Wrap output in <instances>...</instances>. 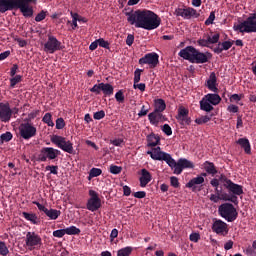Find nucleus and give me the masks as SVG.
<instances>
[{
    "label": "nucleus",
    "instance_id": "nucleus-1",
    "mask_svg": "<svg viewBox=\"0 0 256 256\" xmlns=\"http://www.w3.org/2000/svg\"><path fill=\"white\" fill-rule=\"evenodd\" d=\"M127 21L130 25H134L137 29H145L153 31L161 25V18L155 12L147 9L128 12Z\"/></svg>",
    "mask_w": 256,
    "mask_h": 256
},
{
    "label": "nucleus",
    "instance_id": "nucleus-2",
    "mask_svg": "<svg viewBox=\"0 0 256 256\" xmlns=\"http://www.w3.org/2000/svg\"><path fill=\"white\" fill-rule=\"evenodd\" d=\"M179 55L182 57V59L196 64L208 63L213 57L211 52H201L193 46H187L186 48L180 50Z\"/></svg>",
    "mask_w": 256,
    "mask_h": 256
},
{
    "label": "nucleus",
    "instance_id": "nucleus-3",
    "mask_svg": "<svg viewBox=\"0 0 256 256\" xmlns=\"http://www.w3.org/2000/svg\"><path fill=\"white\" fill-rule=\"evenodd\" d=\"M221 103V96L219 94H206L202 101H200L201 111L211 113L213 111V105H219Z\"/></svg>",
    "mask_w": 256,
    "mask_h": 256
},
{
    "label": "nucleus",
    "instance_id": "nucleus-4",
    "mask_svg": "<svg viewBox=\"0 0 256 256\" xmlns=\"http://www.w3.org/2000/svg\"><path fill=\"white\" fill-rule=\"evenodd\" d=\"M218 213L223 217V219L228 221V223H233V221L237 219L238 215L237 209L231 203L221 204L218 208Z\"/></svg>",
    "mask_w": 256,
    "mask_h": 256
},
{
    "label": "nucleus",
    "instance_id": "nucleus-5",
    "mask_svg": "<svg viewBox=\"0 0 256 256\" xmlns=\"http://www.w3.org/2000/svg\"><path fill=\"white\" fill-rule=\"evenodd\" d=\"M235 31L240 33H256V13H252L249 17L235 26Z\"/></svg>",
    "mask_w": 256,
    "mask_h": 256
},
{
    "label": "nucleus",
    "instance_id": "nucleus-6",
    "mask_svg": "<svg viewBox=\"0 0 256 256\" xmlns=\"http://www.w3.org/2000/svg\"><path fill=\"white\" fill-rule=\"evenodd\" d=\"M220 183L223 184V187L232 193V195H243V186L234 183L231 179L227 178L225 174L220 175Z\"/></svg>",
    "mask_w": 256,
    "mask_h": 256
},
{
    "label": "nucleus",
    "instance_id": "nucleus-7",
    "mask_svg": "<svg viewBox=\"0 0 256 256\" xmlns=\"http://www.w3.org/2000/svg\"><path fill=\"white\" fill-rule=\"evenodd\" d=\"M50 141L65 153H73V143L67 140V138L59 135H54L51 137Z\"/></svg>",
    "mask_w": 256,
    "mask_h": 256
},
{
    "label": "nucleus",
    "instance_id": "nucleus-8",
    "mask_svg": "<svg viewBox=\"0 0 256 256\" xmlns=\"http://www.w3.org/2000/svg\"><path fill=\"white\" fill-rule=\"evenodd\" d=\"M19 133L22 139H31L37 135V128L29 122H24L19 126Z\"/></svg>",
    "mask_w": 256,
    "mask_h": 256
},
{
    "label": "nucleus",
    "instance_id": "nucleus-9",
    "mask_svg": "<svg viewBox=\"0 0 256 256\" xmlns=\"http://www.w3.org/2000/svg\"><path fill=\"white\" fill-rule=\"evenodd\" d=\"M90 199L87 201L86 208L88 211H99L101 209V198L95 190H89Z\"/></svg>",
    "mask_w": 256,
    "mask_h": 256
},
{
    "label": "nucleus",
    "instance_id": "nucleus-10",
    "mask_svg": "<svg viewBox=\"0 0 256 256\" xmlns=\"http://www.w3.org/2000/svg\"><path fill=\"white\" fill-rule=\"evenodd\" d=\"M42 239L39 234L35 232H27L26 239H25V245L29 249V251H33L36 247H40L42 245Z\"/></svg>",
    "mask_w": 256,
    "mask_h": 256
},
{
    "label": "nucleus",
    "instance_id": "nucleus-11",
    "mask_svg": "<svg viewBox=\"0 0 256 256\" xmlns=\"http://www.w3.org/2000/svg\"><path fill=\"white\" fill-rule=\"evenodd\" d=\"M176 17H182V19H192L194 17L197 19L199 13L192 7L176 8L174 11Z\"/></svg>",
    "mask_w": 256,
    "mask_h": 256
},
{
    "label": "nucleus",
    "instance_id": "nucleus-12",
    "mask_svg": "<svg viewBox=\"0 0 256 256\" xmlns=\"http://www.w3.org/2000/svg\"><path fill=\"white\" fill-rule=\"evenodd\" d=\"M147 155H150L154 161H165V163H168L171 159V154L161 151V147L147 151Z\"/></svg>",
    "mask_w": 256,
    "mask_h": 256
},
{
    "label": "nucleus",
    "instance_id": "nucleus-13",
    "mask_svg": "<svg viewBox=\"0 0 256 256\" xmlns=\"http://www.w3.org/2000/svg\"><path fill=\"white\" fill-rule=\"evenodd\" d=\"M61 41L57 40L55 36H48L47 42L44 44V51L46 53H55V51H61Z\"/></svg>",
    "mask_w": 256,
    "mask_h": 256
},
{
    "label": "nucleus",
    "instance_id": "nucleus-14",
    "mask_svg": "<svg viewBox=\"0 0 256 256\" xmlns=\"http://www.w3.org/2000/svg\"><path fill=\"white\" fill-rule=\"evenodd\" d=\"M29 3H37V0H19L17 9L20 10L23 17H33V6Z\"/></svg>",
    "mask_w": 256,
    "mask_h": 256
},
{
    "label": "nucleus",
    "instance_id": "nucleus-15",
    "mask_svg": "<svg viewBox=\"0 0 256 256\" xmlns=\"http://www.w3.org/2000/svg\"><path fill=\"white\" fill-rule=\"evenodd\" d=\"M13 117V110L9 102H0V121L2 123H9Z\"/></svg>",
    "mask_w": 256,
    "mask_h": 256
},
{
    "label": "nucleus",
    "instance_id": "nucleus-16",
    "mask_svg": "<svg viewBox=\"0 0 256 256\" xmlns=\"http://www.w3.org/2000/svg\"><path fill=\"white\" fill-rule=\"evenodd\" d=\"M59 155V150L54 149L53 147L42 148L39 155V160L42 162L47 161V159L53 160L57 159Z\"/></svg>",
    "mask_w": 256,
    "mask_h": 256
},
{
    "label": "nucleus",
    "instance_id": "nucleus-17",
    "mask_svg": "<svg viewBox=\"0 0 256 256\" xmlns=\"http://www.w3.org/2000/svg\"><path fill=\"white\" fill-rule=\"evenodd\" d=\"M205 183V178H203L202 176H197L195 178H192L187 184L186 187L188 189H191L193 191V193H197L199 191H201L202 188V184Z\"/></svg>",
    "mask_w": 256,
    "mask_h": 256
},
{
    "label": "nucleus",
    "instance_id": "nucleus-18",
    "mask_svg": "<svg viewBox=\"0 0 256 256\" xmlns=\"http://www.w3.org/2000/svg\"><path fill=\"white\" fill-rule=\"evenodd\" d=\"M140 65H158L159 64V54L151 52L145 54L144 57L139 59Z\"/></svg>",
    "mask_w": 256,
    "mask_h": 256
},
{
    "label": "nucleus",
    "instance_id": "nucleus-19",
    "mask_svg": "<svg viewBox=\"0 0 256 256\" xmlns=\"http://www.w3.org/2000/svg\"><path fill=\"white\" fill-rule=\"evenodd\" d=\"M19 5V0H0V13L15 11Z\"/></svg>",
    "mask_w": 256,
    "mask_h": 256
},
{
    "label": "nucleus",
    "instance_id": "nucleus-20",
    "mask_svg": "<svg viewBox=\"0 0 256 256\" xmlns=\"http://www.w3.org/2000/svg\"><path fill=\"white\" fill-rule=\"evenodd\" d=\"M212 230L214 231V233H217V235H222L223 237H225V235L229 233L227 223L222 220H215L212 225Z\"/></svg>",
    "mask_w": 256,
    "mask_h": 256
},
{
    "label": "nucleus",
    "instance_id": "nucleus-21",
    "mask_svg": "<svg viewBox=\"0 0 256 256\" xmlns=\"http://www.w3.org/2000/svg\"><path fill=\"white\" fill-rule=\"evenodd\" d=\"M148 119L151 125H155V127H157L159 123H163V121H165V116H163L161 112H157L154 110L148 115Z\"/></svg>",
    "mask_w": 256,
    "mask_h": 256
},
{
    "label": "nucleus",
    "instance_id": "nucleus-22",
    "mask_svg": "<svg viewBox=\"0 0 256 256\" xmlns=\"http://www.w3.org/2000/svg\"><path fill=\"white\" fill-rule=\"evenodd\" d=\"M153 179V176H151V172L147 169L141 170V176L139 178L140 187H147L149 183H151V180Z\"/></svg>",
    "mask_w": 256,
    "mask_h": 256
},
{
    "label": "nucleus",
    "instance_id": "nucleus-23",
    "mask_svg": "<svg viewBox=\"0 0 256 256\" xmlns=\"http://www.w3.org/2000/svg\"><path fill=\"white\" fill-rule=\"evenodd\" d=\"M188 116H189V110L181 106L178 109V116H177L178 121H182V123H186V125H189V123H191V118H188Z\"/></svg>",
    "mask_w": 256,
    "mask_h": 256
},
{
    "label": "nucleus",
    "instance_id": "nucleus-24",
    "mask_svg": "<svg viewBox=\"0 0 256 256\" xmlns=\"http://www.w3.org/2000/svg\"><path fill=\"white\" fill-rule=\"evenodd\" d=\"M166 163L167 165H169V167H171V169H174V175H181V173H183V166L181 165V162H179V160L178 162H176L173 157H170V159Z\"/></svg>",
    "mask_w": 256,
    "mask_h": 256
},
{
    "label": "nucleus",
    "instance_id": "nucleus-25",
    "mask_svg": "<svg viewBox=\"0 0 256 256\" xmlns=\"http://www.w3.org/2000/svg\"><path fill=\"white\" fill-rule=\"evenodd\" d=\"M207 87L210 91H213V93H217L219 91L217 88V76L215 75V72L210 74L209 79L207 80Z\"/></svg>",
    "mask_w": 256,
    "mask_h": 256
},
{
    "label": "nucleus",
    "instance_id": "nucleus-26",
    "mask_svg": "<svg viewBox=\"0 0 256 256\" xmlns=\"http://www.w3.org/2000/svg\"><path fill=\"white\" fill-rule=\"evenodd\" d=\"M236 143L240 145L242 149H244L247 155H251V143L247 138H239Z\"/></svg>",
    "mask_w": 256,
    "mask_h": 256
},
{
    "label": "nucleus",
    "instance_id": "nucleus-27",
    "mask_svg": "<svg viewBox=\"0 0 256 256\" xmlns=\"http://www.w3.org/2000/svg\"><path fill=\"white\" fill-rule=\"evenodd\" d=\"M154 107H155L154 111L158 113H163V111L167 109V104H165V100L157 99L154 101Z\"/></svg>",
    "mask_w": 256,
    "mask_h": 256
},
{
    "label": "nucleus",
    "instance_id": "nucleus-28",
    "mask_svg": "<svg viewBox=\"0 0 256 256\" xmlns=\"http://www.w3.org/2000/svg\"><path fill=\"white\" fill-rule=\"evenodd\" d=\"M204 169L208 175H217V169L215 168V164H213V162L206 161L204 163Z\"/></svg>",
    "mask_w": 256,
    "mask_h": 256
},
{
    "label": "nucleus",
    "instance_id": "nucleus-29",
    "mask_svg": "<svg viewBox=\"0 0 256 256\" xmlns=\"http://www.w3.org/2000/svg\"><path fill=\"white\" fill-rule=\"evenodd\" d=\"M61 216V212L57 209H48L46 211V217L51 219L52 221H56Z\"/></svg>",
    "mask_w": 256,
    "mask_h": 256
},
{
    "label": "nucleus",
    "instance_id": "nucleus-30",
    "mask_svg": "<svg viewBox=\"0 0 256 256\" xmlns=\"http://www.w3.org/2000/svg\"><path fill=\"white\" fill-rule=\"evenodd\" d=\"M159 141V137L155 134H150L147 136L148 147H157V145H159Z\"/></svg>",
    "mask_w": 256,
    "mask_h": 256
},
{
    "label": "nucleus",
    "instance_id": "nucleus-31",
    "mask_svg": "<svg viewBox=\"0 0 256 256\" xmlns=\"http://www.w3.org/2000/svg\"><path fill=\"white\" fill-rule=\"evenodd\" d=\"M113 86L109 83H101V91L104 93V95L110 97V95H113Z\"/></svg>",
    "mask_w": 256,
    "mask_h": 256
},
{
    "label": "nucleus",
    "instance_id": "nucleus-32",
    "mask_svg": "<svg viewBox=\"0 0 256 256\" xmlns=\"http://www.w3.org/2000/svg\"><path fill=\"white\" fill-rule=\"evenodd\" d=\"M24 219H26V221H30V223H33V225H37V214H31V213H27V212H23L22 213Z\"/></svg>",
    "mask_w": 256,
    "mask_h": 256
},
{
    "label": "nucleus",
    "instance_id": "nucleus-33",
    "mask_svg": "<svg viewBox=\"0 0 256 256\" xmlns=\"http://www.w3.org/2000/svg\"><path fill=\"white\" fill-rule=\"evenodd\" d=\"M131 253H133V247L127 246L125 248L118 250L117 256H129L131 255Z\"/></svg>",
    "mask_w": 256,
    "mask_h": 256
},
{
    "label": "nucleus",
    "instance_id": "nucleus-34",
    "mask_svg": "<svg viewBox=\"0 0 256 256\" xmlns=\"http://www.w3.org/2000/svg\"><path fill=\"white\" fill-rule=\"evenodd\" d=\"M51 113H46L44 117L42 118L43 123H46L48 127H54L55 123L53 122Z\"/></svg>",
    "mask_w": 256,
    "mask_h": 256
},
{
    "label": "nucleus",
    "instance_id": "nucleus-35",
    "mask_svg": "<svg viewBox=\"0 0 256 256\" xmlns=\"http://www.w3.org/2000/svg\"><path fill=\"white\" fill-rule=\"evenodd\" d=\"M64 231L66 235H79V233H81V230L76 226H70L68 228H65Z\"/></svg>",
    "mask_w": 256,
    "mask_h": 256
},
{
    "label": "nucleus",
    "instance_id": "nucleus-36",
    "mask_svg": "<svg viewBox=\"0 0 256 256\" xmlns=\"http://www.w3.org/2000/svg\"><path fill=\"white\" fill-rule=\"evenodd\" d=\"M180 165H182V169H193L195 165H193V162L187 160V159H179Z\"/></svg>",
    "mask_w": 256,
    "mask_h": 256
},
{
    "label": "nucleus",
    "instance_id": "nucleus-37",
    "mask_svg": "<svg viewBox=\"0 0 256 256\" xmlns=\"http://www.w3.org/2000/svg\"><path fill=\"white\" fill-rule=\"evenodd\" d=\"M47 15H49V12L47 10H42L41 12H39L35 17L36 23H41V21H45Z\"/></svg>",
    "mask_w": 256,
    "mask_h": 256
},
{
    "label": "nucleus",
    "instance_id": "nucleus-38",
    "mask_svg": "<svg viewBox=\"0 0 256 256\" xmlns=\"http://www.w3.org/2000/svg\"><path fill=\"white\" fill-rule=\"evenodd\" d=\"M101 173H103V170H101L100 168H92L88 176L89 181H91V179H93L94 177H99Z\"/></svg>",
    "mask_w": 256,
    "mask_h": 256
},
{
    "label": "nucleus",
    "instance_id": "nucleus-39",
    "mask_svg": "<svg viewBox=\"0 0 256 256\" xmlns=\"http://www.w3.org/2000/svg\"><path fill=\"white\" fill-rule=\"evenodd\" d=\"M0 255L7 256L9 255V248H7V244L5 242L0 241Z\"/></svg>",
    "mask_w": 256,
    "mask_h": 256
},
{
    "label": "nucleus",
    "instance_id": "nucleus-40",
    "mask_svg": "<svg viewBox=\"0 0 256 256\" xmlns=\"http://www.w3.org/2000/svg\"><path fill=\"white\" fill-rule=\"evenodd\" d=\"M233 43H235V41H224L222 43H219V47L222 46L223 51H229V49L233 47Z\"/></svg>",
    "mask_w": 256,
    "mask_h": 256
},
{
    "label": "nucleus",
    "instance_id": "nucleus-41",
    "mask_svg": "<svg viewBox=\"0 0 256 256\" xmlns=\"http://www.w3.org/2000/svg\"><path fill=\"white\" fill-rule=\"evenodd\" d=\"M209 121H211V117L210 116H201L200 118H197L195 120V123H197V125H204V123H209Z\"/></svg>",
    "mask_w": 256,
    "mask_h": 256
},
{
    "label": "nucleus",
    "instance_id": "nucleus-42",
    "mask_svg": "<svg viewBox=\"0 0 256 256\" xmlns=\"http://www.w3.org/2000/svg\"><path fill=\"white\" fill-rule=\"evenodd\" d=\"M220 201H231V203H235L237 201L236 196H229L227 194H220Z\"/></svg>",
    "mask_w": 256,
    "mask_h": 256
},
{
    "label": "nucleus",
    "instance_id": "nucleus-43",
    "mask_svg": "<svg viewBox=\"0 0 256 256\" xmlns=\"http://www.w3.org/2000/svg\"><path fill=\"white\" fill-rule=\"evenodd\" d=\"M221 176H219V179L217 178H213L211 181H210V185H212V187H215V191L216 193H219V183H221Z\"/></svg>",
    "mask_w": 256,
    "mask_h": 256
},
{
    "label": "nucleus",
    "instance_id": "nucleus-44",
    "mask_svg": "<svg viewBox=\"0 0 256 256\" xmlns=\"http://www.w3.org/2000/svg\"><path fill=\"white\" fill-rule=\"evenodd\" d=\"M21 75H16L14 77H12L10 79V87H12V89L15 87V85H17V83H21Z\"/></svg>",
    "mask_w": 256,
    "mask_h": 256
},
{
    "label": "nucleus",
    "instance_id": "nucleus-45",
    "mask_svg": "<svg viewBox=\"0 0 256 256\" xmlns=\"http://www.w3.org/2000/svg\"><path fill=\"white\" fill-rule=\"evenodd\" d=\"M121 171H123V168H121V166H117V165L110 166V173H112V175H119Z\"/></svg>",
    "mask_w": 256,
    "mask_h": 256
},
{
    "label": "nucleus",
    "instance_id": "nucleus-46",
    "mask_svg": "<svg viewBox=\"0 0 256 256\" xmlns=\"http://www.w3.org/2000/svg\"><path fill=\"white\" fill-rule=\"evenodd\" d=\"M210 201L213 203H219V201H221V191H218V193L216 192V194H211Z\"/></svg>",
    "mask_w": 256,
    "mask_h": 256
},
{
    "label": "nucleus",
    "instance_id": "nucleus-47",
    "mask_svg": "<svg viewBox=\"0 0 256 256\" xmlns=\"http://www.w3.org/2000/svg\"><path fill=\"white\" fill-rule=\"evenodd\" d=\"M0 139L1 141L9 142L13 139V134H11V132H6L1 134Z\"/></svg>",
    "mask_w": 256,
    "mask_h": 256
},
{
    "label": "nucleus",
    "instance_id": "nucleus-48",
    "mask_svg": "<svg viewBox=\"0 0 256 256\" xmlns=\"http://www.w3.org/2000/svg\"><path fill=\"white\" fill-rule=\"evenodd\" d=\"M219 34H214L212 37L208 36V44L213 45L215 43H219Z\"/></svg>",
    "mask_w": 256,
    "mask_h": 256
},
{
    "label": "nucleus",
    "instance_id": "nucleus-49",
    "mask_svg": "<svg viewBox=\"0 0 256 256\" xmlns=\"http://www.w3.org/2000/svg\"><path fill=\"white\" fill-rule=\"evenodd\" d=\"M141 73H143L142 69H136L134 72V83H139L141 81Z\"/></svg>",
    "mask_w": 256,
    "mask_h": 256
},
{
    "label": "nucleus",
    "instance_id": "nucleus-50",
    "mask_svg": "<svg viewBox=\"0 0 256 256\" xmlns=\"http://www.w3.org/2000/svg\"><path fill=\"white\" fill-rule=\"evenodd\" d=\"M162 131L163 133H165V135H173V130L171 129V126H169V124H164L162 126Z\"/></svg>",
    "mask_w": 256,
    "mask_h": 256
},
{
    "label": "nucleus",
    "instance_id": "nucleus-51",
    "mask_svg": "<svg viewBox=\"0 0 256 256\" xmlns=\"http://www.w3.org/2000/svg\"><path fill=\"white\" fill-rule=\"evenodd\" d=\"M33 205H36L38 210L41 211L42 213H47L48 209L45 207L43 204L39 203L38 201H33Z\"/></svg>",
    "mask_w": 256,
    "mask_h": 256
},
{
    "label": "nucleus",
    "instance_id": "nucleus-52",
    "mask_svg": "<svg viewBox=\"0 0 256 256\" xmlns=\"http://www.w3.org/2000/svg\"><path fill=\"white\" fill-rule=\"evenodd\" d=\"M33 205H36L38 210L41 211L42 213H47L48 209L45 207L43 204L39 203L38 201H33Z\"/></svg>",
    "mask_w": 256,
    "mask_h": 256
},
{
    "label": "nucleus",
    "instance_id": "nucleus-53",
    "mask_svg": "<svg viewBox=\"0 0 256 256\" xmlns=\"http://www.w3.org/2000/svg\"><path fill=\"white\" fill-rule=\"evenodd\" d=\"M65 235V229H60L53 232V237H57L58 239H61V237H65Z\"/></svg>",
    "mask_w": 256,
    "mask_h": 256
},
{
    "label": "nucleus",
    "instance_id": "nucleus-54",
    "mask_svg": "<svg viewBox=\"0 0 256 256\" xmlns=\"http://www.w3.org/2000/svg\"><path fill=\"white\" fill-rule=\"evenodd\" d=\"M115 99L116 101H118V103H123L125 101V96L123 95V91H118L116 94H115Z\"/></svg>",
    "mask_w": 256,
    "mask_h": 256
},
{
    "label": "nucleus",
    "instance_id": "nucleus-55",
    "mask_svg": "<svg viewBox=\"0 0 256 256\" xmlns=\"http://www.w3.org/2000/svg\"><path fill=\"white\" fill-rule=\"evenodd\" d=\"M97 43H98L99 47H103L104 49H109V42L105 41V39L100 38L97 40Z\"/></svg>",
    "mask_w": 256,
    "mask_h": 256
},
{
    "label": "nucleus",
    "instance_id": "nucleus-56",
    "mask_svg": "<svg viewBox=\"0 0 256 256\" xmlns=\"http://www.w3.org/2000/svg\"><path fill=\"white\" fill-rule=\"evenodd\" d=\"M93 117L96 121H100V119H103L105 117V111L101 110V111L95 112Z\"/></svg>",
    "mask_w": 256,
    "mask_h": 256
},
{
    "label": "nucleus",
    "instance_id": "nucleus-57",
    "mask_svg": "<svg viewBox=\"0 0 256 256\" xmlns=\"http://www.w3.org/2000/svg\"><path fill=\"white\" fill-rule=\"evenodd\" d=\"M65 128V120L63 118H58L56 120V129H64Z\"/></svg>",
    "mask_w": 256,
    "mask_h": 256
},
{
    "label": "nucleus",
    "instance_id": "nucleus-58",
    "mask_svg": "<svg viewBox=\"0 0 256 256\" xmlns=\"http://www.w3.org/2000/svg\"><path fill=\"white\" fill-rule=\"evenodd\" d=\"M199 239H201V235L199 233L190 234V241H192L193 243H198Z\"/></svg>",
    "mask_w": 256,
    "mask_h": 256
},
{
    "label": "nucleus",
    "instance_id": "nucleus-59",
    "mask_svg": "<svg viewBox=\"0 0 256 256\" xmlns=\"http://www.w3.org/2000/svg\"><path fill=\"white\" fill-rule=\"evenodd\" d=\"M170 183L172 187H175V189H177L179 187V178L175 176L170 177Z\"/></svg>",
    "mask_w": 256,
    "mask_h": 256
},
{
    "label": "nucleus",
    "instance_id": "nucleus-60",
    "mask_svg": "<svg viewBox=\"0 0 256 256\" xmlns=\"http://www.w3.org/2000/svg\"><path fill=\"white\" fill-rule=\"evenodd\" d=\"M213 21H215V12H211L208 19L205 21V25H213Z\"/></svg>",
    "mask_w": 256,
    "mask_h": 256
},
{
    "label": "nucleus",
    "instance_id": "nucleus-61",
    "mask_svg": "<svg viewBox=\"0 0 256 256\" xmlns=\"http://www.w3.org/2000/svg\"><path fill=\"white\" fill-rule=\"evenodd\" d=\"M90 91H91V93H96V95L101 94V83L94 85V86L90 89Z\"/></svg>",
    "mask_w": 256,
    "mask_h": 256
},
{
    "label": "nucleus",
    "instance_id": "nucleus-62",
    "mask_svg": "<svg viewBox=\"0 0 256 256\" xmlns=\"http://www.w3.org/2000/svg\"><path fill=\"white\" fill-rule=\"evenodd\" d=\"M135 41V36L133 34H128L127 38H126V45H128V47H131V45H133Z\"/></svg>",
    "mask_w": 256,
    "mask_h": 256
},
{
    "label": "nucleus",
    "instance_id": "nucleus-63",
    "mask_svg": "<svg viewBox=\"0 0 256 256\" xmlns=\"http://www.w3.org/2000/svg\"><path fill=\"white\" fill-rule=\"evenodd\" d=\"M58 169H59L58 166H46V171H50L52 175H57Z\"/></svg>",
    "mask_w": 256,
    "mask_h": 256
},
{
    "label": "nucleus",
    "instance_id": "nucleus-64",
    "mask_svg": "<svg viewBox=\"0 0 256 256\" xmlns=\"http://www.w3.org/2000/svg\"><path fill=\"white\" fill-rule=\"evenodd\" d=\"M197 43H198V45L200 47H209V40H208V38L207 39H199L197 41Z\"/></svg>",
    "mask_w": 256,
    "mask_h": 256
}]
</instances>
